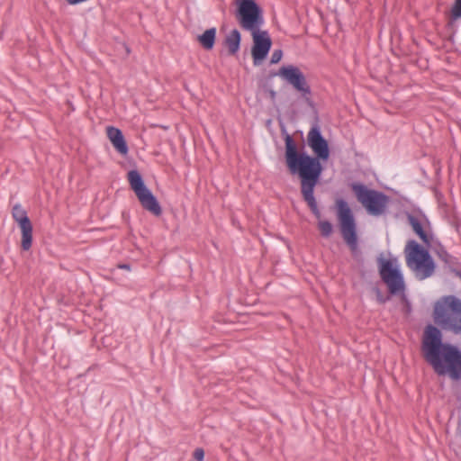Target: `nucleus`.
<instances>
[{
  "instance_id": "12",
  "label": "nucleus",
  "mask_w": 461,
  "mask_h": 461,
  "mask_svg": "<svg viewBox=\"0 0 461 461\" xmlns=\"http://www.w3.org/2000/svg\"><path fill=\"white\" fill-rule=\"evenodd\" d=\"M253 46L251 55L253 64L258 66L267 58L272 46V40L267 31L257 30L251 32Z\"/></svg>"
},
{
  "instance_id": "13",
  "label": "nucleus",
  "mask_w": 461,
  "mask_h": 461,
  "mask_svg": "<svg viewBox=\"0 0 461 461\" xmlns=\"http://www.w3.org/2000/svg\"><path fill=\"white\" fill-rule=\"evenodd\" d=\"M106 132L108 139L116 151L122 155H126L129 149L122 131L116 127L108 126L106 128Z\"/></svg>"
},
{
  "instance_id": "5",
  "label": "nucleus",
  "mask_w": 461,
  "mask_h": 461,
  "mask_svg": "<svg viewBox=\"0 0 461 461\" xmlns=\"http://www.w3.org/2000/svg\"><path fill=\"white\" fill-rule=\"evenodd\" d=\"M406 250V264L413 271L415 277L424 280L431 276L436 266L429 250L412 240L408 241Z\"/></svg>"
},
{
  "instance_id": "21",
  "label": "nucleus",
  "mask_w": 461,
  "mask_h": 461,
  "mask_svg": "<svg viewBox=\"0 0 461 461\" xmlns=\"http://www.w3.org/2000/svg\"><path fill=\"white\" fill-rule=\"evenodd\" d=\"M193 456L197 461H203L204 458V450L202 447L195 448Z\"/></svg>"
},
{
  "instance_id": "1",
  "label": "nucleus",
  "mask_w": 461,
  "mask_h": 461,
  "mask_svg": "<svg viewBox=\"0 0 461 461\" xmlns=\"http://www.w3.org/2000/svg\"><path fill=\"white\" fill-rule=\"evenodd\" d=\"M284 140L286 167L292 175L298 176L303 198L312 214L320 219L321 213L314 196V189L323 170L321 161H326L330 158L328 140L322 136L318 122L312 126L307 135V144L314 156L299 151L294 140L289 133L285 132Z\"/></svg>"
},
{
  "instance_id": "6",
  "label": "nucleus",
  "mask_w": 461,
  "mask_h": 461,
  "mask_svg": "<svg viewBox=\"0 0 461 461\" xmlns=\"http://www.w3.org/2000/svg\"><path fill=\"white\" fill-rule=\"evenodd\" d=\"M351 189L368 214L380 216L385 212L390 202V197L387 194L381 191L370 189L361 183H353Z\"/></svg>"
},
{
  "instance_id": "7",
  "label": "nucleus",
  "mask_w": 461,
  "mask_h": 461,
  "mask_svg": "<svg viewBox=\"0 0 461 461\" xmlns=\"http://www.w3.org/2000/svg\"><path fill=\"white\" fill-rule=\"evenodd\" d=\"M337 218L340 233L352 252L357 250V223L351 208L344 199L336 201Z\"/></svg>"
},
{
  "instance_id": "11",
  "label": "nucleus",
  "mask_w": 461,
  "mask_h": 461,
  "mask_svg": "<svg viewBox=\"0 0 461 461\" xmlns=\"http://www.w3.org/2000/svg\"><path fill=\"white\" fill-rule=\"evenodd\" d=\"M12 217L18 224L22 231V249L29 250L32 244V224L28 217L27 212L20 203L14 205L12 209Z\"/></svg>"
},
{
  "instance_id": "3",
  "label": "nucleus",
  "mask_w": 461,
  "mask_h": 461,
  "mask_svg": "<svg viewBox=\"0 0 461 461\" xmlns=\"http://www.w3.org/2000/svg\"><path fill=\"white\" fill-rule=\"evenodd\" d=\"M433 320L441 330L461 335V299L452 294L442 296L434 304Z\"/></svg>"
},
{
  "instance_id": "10",
  "label": "nucleus",
  "mask_w": 461,
  "mask_h": 461,
  "mask_svg": "<svg viewBox=\"0 0 461 461\" xmlns=\"http://www.w3.org/2000/svg\"><path fill=\"white\" fill-rule=\"evenodd\" d=\"M271 77L278 76L286 81L293 88L300 93L303 101L312 106V89L307 82L305 75L296 66L286 65L282 66L276 73H271Z\"/></svg>"
},
{
  "instance_id": "14",
  "label": "nucleus",
  "mask_w": 461,
  "mask_h": 461,
  "mask_svg": "<svg viewBox=\"0 0 461 461\" xmlns=\"http://www.w3.org/2000/svg\"><path fill=\"white\" fill-rule=\"evenodd\" d=\"M434 252L438 258L449 267L450 272L454 274V270H458L456 267L460 264L458 258L450 255L441 243H438L437 247L434 249Z\"/></svg>"
},
{
  "instance_id": "22",
  "label": "nucleus",
  "mask_w": 461,
  "mask_h": 461,
  "mask_svg": "<svg viewBox=\"0 0 461 461\" xmlns=\"http://www.w3.org/2000/svg\"><path fill=\"white\" fill-rule=\"evenodd\" d=\"M118 267L121 268V269H125V270H130L131 269V266L129 264H119L118 265Z\"/></svg>"
},
{
  "instance_id": "24",
  "label": "nucleus",
  "mask_w": 461,
  "mask_h": 461,
  "mask_svg": "<svg viewBox=\"0 0 461 461\" xmlns=\"http://www.w3.org/2000/svg\"><path fill=\"white\" fill-rule=\"evenodd\" d=\"M454 275L459 278H461V270H454Z\"/></svg>"
},
{
  "instance_id": "4",
  "label": "nucleus",
  "mask_w": 461,
  "mask_h": 461,
  "mask_svg": "<svg viewBox=\"0 0 461 461\" xmlns=\"http://www.w3.org/2000/svg\"><path fill=\"white\" fill-rule=\"evenodd\" d=\"M377 262L380 277L387 285L389 295L384 296L377 285H375L372 290L375 294L376 301L380 304H384L391 299V295L403 294L405 283L395 258L385 259L383 257H379Z\"/></svg>"
},
{
  "instance_id": "2",
  "label": "nucleus",
  "mask_w": 461,
  "mask_h": 461,
  "mask_svg": "<svg viewBox=\"0 0 461 461\" xmlns=\"http://www.w3.org/2000/svg\"><path fill=\"white\" fill-rule=\"evenodd\" d=\"M425 361L439 376H448L452 381L461 380V348L443 341L439 328L428 324L423 330L420 346Z\"/></svg>"
},
{
  "instance_id": "8",
  "label": "nucleus",
  "mask_w": 461,
  "mask_h": 461,
  "mask_svg": "<svg viewBox=\"0 0 461 461\" xmlns=\"http://www.w3.org/2000/svg\"><path fill=\"white\" fill-rule=\"evenodd\" d=\"M235 17L240 26L250 32L259 30L264 23L262 8L255 0H236Z\"/></svg>"
},
{
  "instance_id": "23",
  "label": "nucleus",
  "mask_w": 461,
  "mask_h": 461,
  "mask_svg": "<svg viewBox=\"0 0 461 461\" xmlns=\"http://www.w3.org/2000/svg\"><path fill=\"white\" fill-rule=\"evenodd\" d=\"M269 95H270L272 100H275L276 96V92L274 91V90H269Z\"/></svg>"
},
{
  "instance_id": "19",
  "label": "nucleus",
  "mask_w": 461,
  "mask_h": 461,
  "mask_svg": "<svg viewBox=\"0 0 461 461\" xmlns=\"http://www.w3.org/2000/svg\"><path fill=\"white\" fill-rule=\"evenodd\" d=\"M318 229L321 235L324 238H329L333 231V226L329 221H320L318 222Z\"/></svg>"
},
{
  "instance_id": "16",
  "label": "nucleus",
  "mask_w": 461,
  "mask_h": 461,
  "mask_svg": "<svg viewBox=\"0 0 461 461\" xmlns=\"http://www.w3.org/2000/svg\"><path fill=\"white\" fill-rule=\"evenodd\" d=\"M197 40L204 50H212L216 40V28L212 27L205 30L203 33L197 37Z\"/></svg>"
},
{
  "instance_id": "9",
  "label": "nucleus",
  "mask_w": 461,
  "mask_h": 461,
  "mask_svg": "<svg viewBox=\"0 0 461 461\" xmlns=\"http://www.w3.org/2000/svg\"><path fill=\"white\" fill-rule=\"evenodd\" d=\"M127 178L141 206L153 215L160 216L162 208L157 197L145 185L140 173L135 169L131 170L128 172Z\"/></svg>"
},
{
  "instance_id": "15",
  "label": "nucleus",
  "mask_w": 461,
  "mask_h": 461,
  "mask_svg": "<svg viewBox=\"0 0 461 461\" xmlns=\"http://www.w3.org/2000/svg\"><path fill=\"white\" fill-rule=\"evenodd\" d=\"M241 34L238 29H233L225 37L224 45L228 49L229 55H235L240 50Z\"/></svg>"
},
{
  "instance_id": "20",
  "label": "nucleus",
  "mask_w": 461,
  "mask_h": 461,
  "mask_svg": "<svg viewBox=\"0 0 461 461\" xmlns=\"http://www.w3.org/2000/svg\"><path fill=\"white\" fill-rule=\"evenodd\" d=\"M283 57V51L282 50H275L272 53L270 63L271 64H276L278 63Z\"/></svg>"
},
{
  "instance_id": "18",
  "label": "nucleus",
  "mask_w": 461,
  "mask_h": 461,
  "mask_svg": "<svg viewBox=\"0 0 461 461\" xmlns=\"http://www.w3.org/2000/svg\"><path fill=\"white\" fill-rule=\"evenodd\" d=\"M461 18V0H455L450 10V18L447 23V29L452 30L454 22Z\"/></svg>"
},
{
  "instance_id": "17",
  "label": "nucleus",
  "mask_w": 461,
  "mask_h": 461,
  "mask_svg": "<svg viewBox=\"0 0 461 461\" xmlns=\"http://www.w3.org/2000/svg\"><path fill=\"white\" fill-rule=\"evenodd\" d=\"M408 221H409L410 225L411 226L415 234L419 236V238L421 240V241L424 244H426L427 246H429V237L427 234V232L424 230L420 220L417 217H415L411 214H409Z\"/></svg>"
}]
</instances>
